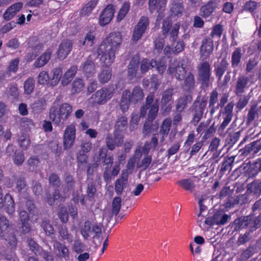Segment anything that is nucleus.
I'll return each mask as SVG.
<instances>
[{"label": "nucleus", "mask_w": 261, "mask_h": 261, "mask_svg": "<svg viewBox=\"0 0 261 261\" xmlns=\"http://www.w3.org/2000/svg\"><path fill=\"white\" fill-rule=\"evenodd\" d=\"M72 112V107L68 103L59 104L55 101L49 110V117L54 124H63Z\"/></svg>", "instance_id": "1"}, {"label": "nucleus", "mask_w": 261, "mask_h": 261, "mask_svg": "<svg viewBox=\"0 0 261 261\" xmlns=\"http://www.w3.org/2000/svg\"><path fill=\"white\" fill-rule=\"evenodd\" d=\"M114 89L111 87H102L92 94L89 100L92 106L105 105L114 95Z\"/></svg>", "instance_id": "2"}, {"label": "nucleus", "mask_w": 261, "mask_h": 261, "mask_svg": "<svg viewBox=\"0 0 261 261\" xmlns=\"http://www.w3.org/2000/svg\"><path fill=\"white\" fill-rule=\"evenodd\" d=\"M0 238L4 239L6 242L13 247L17 243L14 231L9 227L8 220L3 216H0Z\"/></svg>", "instance_id": "3"}, {"label": "nucleus", "mask_w": 261, "mask_h": 261, "mask_svg": "<svg viewBox=\"0 0 261 261\" xmlns=\"http://www.w3.org/2000/svg\"><path fill=\"white\" fill-rule=\"evenodd\" d=\"M153 94H149L146 97V103L141 109L140 115L142 117L145 116L147 111L149 109L148 113V119L152 122L156 117L159 111V100L156 99L154 101Z\"/></svg>", "instance_id": "4"}, {"label": "nucleus", "mask_w": 261, "mask_h": 261, "mask_svg": "<svg viewBox=\"0 0 261 261\" xmlns=\"http://www.w3.org/2000/svg\"><path fill=\"white\" fill-rule=\"evenodd\" d=\"M122 35L120 32H115L110 33L100 45V50L108 48L117 51L122 43Z\"/></svg>", "instance_id": "5"}, {"label": "nucleus", "mask_w": 261, "mask_h": 261, "mask_svg": "<svg viewBox=\"0 0 261 261\" xmlns=\"http://www.w3.org/2000/svg\"><path fill=\"white\" fill-rule=\"evenodd\" d=\"M180 28V24L178 23H175L172 27V21L169 17H166L163 22L162 26V34L166 38L170 32V39L171 41H174L176 40L179 30Z\"/></svg>", "instance_id": "6"}, {"label": "nucleus", "mask_w": 261, "mask_h": 261, "mask_svg": "<svg viewBox=\"0 0 261 261\" xmlns=\"http://www.w3.org/2000/svg\"><path fill=\"white\" fill-rule=\"evenodd\" d=\"M167 71L179 81L184 79L187 72L184 62L177 60H174L170 62Z\"/></svg>", "instance_id": "7"}, {"label": "nucleus", "mask_w": 261, "mask_h": 261, "mask_svg": "<svg viewBox=\"0 0 261 261\" xmlns=\"http://www.w3.org/2000/svg\"><path fill=\"white\" fill-rule=\"evenodd\" d=\"M149 24L148 18L144 16H142L135 27L132 40L134 41H138L147 30Z\"/></svg>", "instance_id": "8"}, {"label": "nucleus", "mask_w": 261, "mask_h": 261, "mask_svg": "<svg viewBox=\"0 0 261 261\" xmlns=\"http://www.w3.org/2000/svg\"><path fill=\"white\" fill-rule=\"evenodd\" d=\"M81 233L85 240H87L92 236L93 238L97 237L101 233V228L98 225H94L91 227V223L86 221L81 227Z\"/></svg>", "instance_id": "9"}, {"label": "nucleus", "mask_w": 261, "mask_h": 261, "mask_svg": "<svg viewBox=\"0 0 261 261\" xmlns=\"http://www.w3.org/2000/svg\"><path fill=\"white\" fill-rule=\"evenodd\" d=\"M75 127L73 124L67 126L63 135V146L65 149L70 148L75 139Z\"/></svg>", "instance_id": "10"}, {"label": "nucleus", "mask_w": 261, "mask_h": 261, "mask_svg": "<svg viewBox=\"0 0 261 261\" xmlns=\"http://www.w3.org/2000/svg\"><path fill=\"white\" fill-rule=\"evenodd\" d=\"M251 78V75L249 77L245 75H240L238 77L235 90V93L237 96H241L253 84Z\"/></svg>", "instance_id": "11"}, {"label": "nucleus", "mask_w": 261, "mask_h": 261, "mask_svg": "<svg viewBox=\"0 0 261 261\" xmlns=\"http://www.w3.org/2000/svg\"><path fill=\"white\" fill-rule=\"evenodd\" d=\"M54 250L57 257L60 259L68 261L70 259V254L68 247L63 243L55 241L53 244Z\"/></svg>", "instance_id": "12"}, {"label": "nucleus", "mask_w": 261, "mask_h": 261, "mask_svg": "<svg viewBox=\"0 0 261 261\" xmlns=\"http://www.w3.org/2000/svg\"><path fill=\"white\" fill-rule=\"evenodd\" d=\"M167 0H149V9L151 13H153L156 10L159 13L155 24L164 17L163 12L165 10Z\"/></svg>", "instance_id": "13"}, {"label": "nucleus", "mask_w": 261, "mask_h": 261, "mask_svg": "<svg viewBox=\"0 0 261 261\" xmlns=\"http://www.w3.org/2000/svg\"><path fill=\"white\" fill-rule=\"evenodd\" d=\"M3 191L0 187V208L5 206L7 213L12 215L15 212V203L11 195L7 194L5 196L4 199H3Z\"/></svg>", "instance_id": "14"}, {"label": "nucleus", "mask_w": 261, "mask_h": 261, "mask_svg": "<svg viewBox=\"0 0 261 261\" xmlns=\"http://www.w3.org/2000/svg\"><path fill=\"white\" fill-rule=\"evenodd\" d=\"M116 51L111 50L108 48L103 50H100V46L97 49V54L98 55H102L100 57L101 63L103 64V66L110 67L111 65L114 62L115 59V54Z\"/></svg>", "instance_id": "15"}, {"label": "nucleus", "mask_w": 261, "mask_h": 261, "mask_svg": "<svg viewBox=\"0 0 261 261\" xmlns=\"http://www.w3.org/2000/svg\"><path fill=\"white\" fill-rule=\"evenodd\" d=\"M210 65L206 61L202 62L198 66L199 79L206 86L210 80Z\"/></svg>", "instance_id": "16"}, {"label": "nucleus", "mask_w": 261, "mask_h": 261, "mask_svg": "<svg viewBox=\"0 0 261 261\" xmlns=\"http://www.w3.org/2000/svg\"><path fill=\"white\" fill-rule=\"evenodd\" d=\"M72 48V42L71 40H66L62 42L59 47L57 56L60 60H64L69 54Z\"/></svg>", "instance_id": "17"}, {"label": "nucleus", "mask_w": 261, "mask_h": 261, "mask_svg": "<svg viewBox=\"0 0 261 261\" xmlns=\"http://www.w3.org/2000/svg\"><path fill=\"white\" fill-rule=\"evenodd\" d=\"M65 181L68 185V191L65 193L64 196H60L58 191H55L53 198H51L50 195L47 196V201L49 205H53L56 200L62 198H64L69 195V187H71L72 185L73 178L70 175H67L65 177Z\"/></svg>", "instance_id": "18"}, {"label": "nucleus", "mask_w": 261, "mask_h": 261, "mask_svg": "<svg viewBox=\"0 0 261 261\" xmlns=\"http://www.w3.org/2000/svg\"><path fill=\"white\" fill-rule=\"evenodd\" d=\"M114 13V9L112 5H108L101 13L99 18V23L101 25H105L108 24L112 18Z\"/></svg>", "instance_id": "19"}, {"label": "nucleus", "mask_w": 261, "mask_h": 261, "mask_svg": "<svg viewBox=\"0 0 261 261\" xmlns=\"http://www.w3.org/2000/svg\"><path fill=\"white\" fill-rule=\"evenodd\" d=\"M214 49L213 41L211 39H206L202 41L200 47L201 58L206 59L212 53Z\"/></svg>", "instance_id": "20"}, {"label": "nucleus", "mask_w": 261, "mask_h": 261, "mask_svg": "<svg viewBox=\"0 0 261 261\" xmlns=\"http://www.w3.org/2000/svg\"><path fill=\"white\" fill-rule=\"evenodd\" d=\"M122 142V137H119L116 132L114 134V137H113L111 135L108 134L106 138L107 146L111 150L114 149L116 146L121 145Z\"/></svg>", "instance_id": "21"}, {"label": "nucleus", "mask_w": 261, "mask_h": 261, "mask_svg": "<svg viewBox=\"0 0 261 261\" xmlns=\"http://www.w3.org/2000/svg\"><path fill=\"white\" fill-rule=\"evenodd\" d=\"M128 182V177L124 173H121L119 178L115 183V190L117 195H121L126 188Z\"/></svg>", "instance_id": "22"}, {"label": "nucleus", "mask_w": 261, "mask_h": 261, "mask_svg": "<svg viewBox=\"0 0 261 261\" xmlns=\"http://www.w3.org/2000/svg\"><path fill=\"white\" fill-rule=\"evenodd\" d=\"M22 6L23 4L21 2L13 4L5 11L3 15L4 18L6 20H10L20 11Z\"/></svg>", "instance_id": "23"}, {"label": "nucleus", "mask_w": 261, "mask_h": 261, "mask_svg": "<svg viewBox=\"0 0 261 261\" xmlns=\"http://www.w3.org/2000/svg\"><path fill=\"white\" fill-rule=\"evenodd\" d=\"M82 69L86 76L90 77L95 72V65L91 56H90L82 66Z\"/></svg>", "instance_id": "24"}, {"label": "nucleus", "mask_w": 261, "mask_h": 261, "mask_svg": "<svg viewBox=\"0 0 261 261\" xmlns=\"http://www.w3.org/2000/svg\"><path fill=\"white\" fill-rule=\"evenodd\" d=\"M49 75V86L55 87L59 83L63 75L62 70L61 68H54Z\"/></svg>", "instance_id": "25"}, {"label": "nucleus", "mask_w": 261, "mask_h": 261, "mask_svg": "<svg viewBox=\"0 0 261 261\" xmlns=\"http://www.w3.org/2000/svg\"><path fill=\"white\" fill-rule=\"evenodd\" d=\"M52 50L48 48L34 62L35 67H41L46 64L50 59Z\"/></svg>", "instance_id": "26"}, {"label": "nucleus", "mask_w": 261, "mask_h": 261, "mask_svg": "<svg viewBox=\"0 0 261 261\" xmlns=\"http://www.w3.org/2000/svg\"><path fill=\"white\" fill-rule=\"evenodd\" d=\"M217 4L215 2H210L207 4L201 7L200 10V15L203 17L210 16L217 8Z\"/></svg>", "instance_id": "27"}, {"label": "nucleus", "mask_w": 261, "mask_h": 261, "mask_svg": "<svg viewBox=\"0 0 261 261\" xmlns=\"http://www.w3.org/2000/svg\"><path fill=\"white\" fill-rule=\"evenodd\" d=\"M77 68L75 66H72L69 68L63 75L61 83L63 86H67L72 81L75 76Z\"/></svg>", "instance_id": "28"}, {"label": "nucleus", "mask_w": 261, "mask_h": 261, "mask_svg": "<svg viewBox=\"0 0 261 261\" xmlns=\"http://www.w3.org/2000/svg\"><path fill=\"white\" fill-rule=\"evenodd\" d=\"M259 220L255 218L252 219V216H247L244 218L243 220L241 222V225L243 227H249L251 230L255 229L259 227Z\"/></svg>", "instance_id": "29"}, {"label": "nucleus", "mask_w": 261, "mask_h": 261, "mask_svg": "<svg viewBox=\"0 0 261 261\" xmlns=\"http://www.w3.org/2000/svg\"><path fill=\"white\" fill-rule=\"evenodd\" d=\"M184 6L182 3L179 1L173 2L170 6L171 17H178L182 15L184 11Z\"/></svg>", "instance_id": "30"}, {"label": "nucleus", "mask_w": 261, "mask_h": 261, "mask_svg": "<svg viewBox=\"0 0 261 261\" xmlns=\"http://www.w3.org/2000/svg\"><path fill=\"white\" fill-rule=\"evenodd\" d=\"M139 57H134L130 62L128 68V75L130 79L136 76L139 63Z\"/></svg>", "instance_id": "31"}, {"label": "nucleus", "mask_w": 261, "mask_h": 261, "mask_svg": "<svg viewBox=\"0 0 261 261\" xmlns=\"http://www.w3.org/2000/svg\"><path fill=\"white\" fill-rule=\"evenodd\" d=\"M130 101V91L126 90L122 93L120 103V107L123 112L128 110Z\"/></svg>", "instance_id": "32"}, {"label": "nucleus", "mask_w": 261, "mask_h": 261, "mask_svg": "<svg viewBox=\"0 0 261 261\" xmlns=\"http://www.w3.org/2000/svg\"><path fill=\"white\" fill-rule=\"evenodd\" d=\"M112 76V70L110 67L106 66L102 68L98 74V80L101 83H106L109 81Z\"/></svg>", "instance_id": "33"}, {"label": "nucleus", "mask_w": 261, "mask_h": 261, "mask_svg": "<svg viewBox=\"0 0 261 261\" xmlns=\"http://www.w3.org/2000/svg\"><path fill=\"white\" fill-rule=\"evenodd\" d=\"M144 97V93L142 89L138 86L135 87L132 92H130V100L132 102H137L141 101Z\"/></svg>", "instance_id": "34"}, {"label": "nucleus", "mask_w": 261, "mask_h": 261, "mask_svg": "<svg viewBox=\"0 0 261 261\" xmlns=\"http://www.w3.org/2000/svg\"><path fill=\"white\" fill-rule=\"evenodd\" d=\"M6 243L8 249H9L10 251L7 250L4 254L2 253V255L4 256L5 259L7 261H15L16 257L15 251L17 244L15 246L13 247L10 245L8 242H6Z\"/></svg>", "instance_id": "35"}, {"label": "nucleus", "mask_w": 261, "mask_h": 261, "mask_svg": "<svg viewBox=\"0 0 261 261\" xmlns=\"http://www.w3.org/2000/svg\"><path fill=\"white\" fill-rule=\"evenodd\" d=\"M242 56V50L240 47L236 48L233 51L231 59V66L233 68H236L238 66L241 62Z\"/></svg>", "instance_id": "36"}, {"label": "nucleus", "mask_w": 261, "mask_h": 261, "mask_svg": "<svg viewBox=\"0 0 261 261\" xmlns=\"http://www.w3.org/2000/svg\"><path fill=\"white\" fill-rule=\"evenodd\" d=\"M192 100V97L190 95H185L181 97L177 101L176 109L179 112H181L188 102H190Z\"/></svg>", "instance_id": "37"}, {"label": "nucleus", "mask_w": 261, "mask_h": 261, "mask_svg": "<svg viewBox=\"0 0 261 261\" xmlns=\"http://www.w3.org/2000/svg\"><path fill=\"white\" fill-rule=\"evenodd\" d=\"M153 67H156L160 74H163L166 69V61L164 57L160 59L158 61L152 60Z\"/></svg>", "instance_id": "38"}, {"label": "nucleus", "mask_w": 261, "mask_h": 261, "mask_svg": "<svg viewBox=\"0 0 261 261\" xmlns=\"http://www.w3.org/2000/svg\"><path fill=\"white\" fill-rule=\"evenodd\" d=\"M98 0H91L82 9V15H89L97 4Z\"/></svg>", "instance_id": "39"}, {"label": "nucleus", "mask_w": 261, "mask_h": 261, "mask_svg": "<svg viewBox=\"0 0 261 261\" xmlns=\"http://www.w3.org/2000/svg\"><path fill=\"white\" fill-rule=\"evenodd\" d=\"M130 9V3L125 2L121 6L117 16V21H120L126 15Z\"/></svg>", "instance_id": "40"}, {"label": "nucleus", "mask_w": 261, "mask_h": 261, "mask_svg": "<svg viewBox=\"0 0 261 261\" xmlns=\"http://www.w3.org/2000/svg\"><path fill=\"white\" fill-rule=\"evenodd\" d=\"M71 90L72 94L79 93L81 92L84 87V83L81 79H75L72 83Z\"/></svg>", "instance_id": "41"}, {"label": "nucleus", "mask_w": 261, "mask_h": 261, "mask_svg": "<svg viewBox=\"0 0 261 261\" xmlns=\"http://www.w3.org/2000/svg\"><path fill=\"white\" fill-rule=\"evenodd\" d=\"M59 234L62 240H67L68 243L72 241V237L69 233L67 228L65 226L61 225L59 228Z\"/></svg>", "instance_id": "42"}, {"label": "nucleus", "mask_w": 261, "mask_h": 261, "mask_svg": "<svg viewBox=\"0 0 261 261\" xmlns=\"http://www.w3.org/2000/svg\"><path fill=\"white\" fill-rule=\"evenodd\" d=\"M218 93L216 91H214L212 92L210 100H209V107L211 108V114H213L214 113L216 109H218V106L215 107V104L218 102Z\"/></svg>", "instance_id": "43"}, {"label": "nucleus", "mask_w": 261, "mask_h": 261, "mask_svg": "<svg viewBox=\"0 0 261 261\" xmlns=\"http://www.w3.org/2000/svg\"><path fill=\"white\" fill-rule=\"evenodd\" d=\"M37 79L39 84L49 86V75L46 71L40 72Z\"/></svg>", "instance_id": "44"}, {"label": "nucleus", "mask_w": 261, "mask_h": 261, "mask_svg": "<svg viewBox=\"0 0 261 261\" xmlns=\"http://www.w3.org/2000/svg\"><path fill=\"white\" fill-rule=\"evenodd\" d=\"M18 143L22 149L27 150L31 143L29 136L26 134H22L18 139Z\"/></svg>", "instance_id": "45"}, {"label": "nucleus", "mask_w": 261, "mask_h": 261, "mask_svg": "<svg viewBox=\"0 0 261 261\" xmlns=\"http://www.w3.org/2000/svg\"><path fill=\"white\" fill-rule=\"evenodd\" d=\"M177 184L185 190L192 192L194 189V183L191 179H184L178 181Z\"/></svg>", "instance_id": "46"}, {"label": "nucleus", "mask_w": 261, "mask_h": 261, "mask_svg": "<svg viewBox=\"0 0 261 261\" xmlns=\"http://www.w3.org/2000/svg\"><path fill=\"white\" fill-rule=\"evenodd\" d=\"M151 161V156L146 155L141 161L137 162V167L142 170H146L150 165Z\"/></svg>", "instance_id": "47"}, {"label": "nucleus", "mask_w": 261, "mask_h": 261, "mask_svg": "<svg viewBox=\"0 0 261 261\" xmlns=\"http://www.w3.org/2000/svg\"><path fill=\"white\" fill-rule=\"evenodd\" d=\"M214 215L215 224L217 225H224L229 218L228 215L223 214L221 212H217Z\"/></svg>", "instance_id": "48"}, {"label": "nucleus", "mask_w": 261, "mask_h": 261, "mask_svg": "<svg viewBox=\"0 0 261 261\" xmlns=\"http://www.w3.org/2000/svg\"><path fill=\"white\" fill-rule=\"evenodd\" d=\"M95 40V35L93 32H89L84 36L83 41L80 40L83 45L86 47H91L94 43Z\"/></svg>", "instance_id": "49"}, {"label": "nucleus", "mask_w": 261, "mask_h": 261, "mask_svg": "<svg viewBox=\"0 0 261 261\" xmlns=\"http://www.w3.org/2000/svg\"><path fill=\"white\" fill-rule=\"evenodd\" d=\"M24 92L27 95L31 94L34 91L35 87V81L32 78L26 80L24 83Z\"/></svg>", "instance_id": "50"}, {"label": "nucleus", "mask_w": 261, "mask_h": 261, "mask_svg": "<svg viewBox=\"0 0 261 261\" xmlns=\"http://www.w3.org/2000/svg\"><path fill=\"white\" fill-rule=\"evenodd\" d=\"M127 120L124 116L120 117L116 122L115 125V132L117 133L118 131H123L127 127Z\"/></svg>", "instance_id": "51"}, {"label": "nucleus", "mask_w": 261, "mask_h": 261, "mask_svg": "<svg viewBox=\"0 0 261 261\" xmlns=\"http://www.w3.org/2000/svg\"><path fill=\"white\" fill-rule=\"evenodd\" d=\"M205 106V103L203 105V107L202 106H200L196 108L194 116L191 121L194 125H196L201 120L203 114V107H204Z\"/></svg>", "instance_id": "52"}, {"label": "nucleus", "mask_w": 261, "mask_h": 261, "mask_svg": "<svg viewBox=\"0 0 261 261\" xmlns=\"http://www.w3.org/2000/svg\"><path fill=\"white\" fill-rule=\"evenodd\" d=\"M136 163V159L134 158H132L128 161L126 168L122 170L121 173H124L126 176L128 177L129 174L133 173Z\"/></svg>", "instance_id": "53"}, {"label": "nucleus", "mask_w": 261, "mask_h": 261, "mask_svg": "<svg viewBox=\"0 0 261 261\" xmlns=\"http://www.w3.org/2000/svg\"><path fill=\"white\" fill-rule=\"evenodd\" d=\"M171 122V120L170 118H167L165 119L161 125V128L160 131V134L168 135L170 129Z\"/></svg>", "instance_id": "54"}, {"label": "nucleus", "mask_w": 261, "mask_h": 261, "mask_svg": "<svg viewBox=\"0 0 261 261\" xmlns=\"http://www.w3.org/2000/svg\"><path fill=\"white\" fill-rule=\"evenodd\" d=\"M195 82L194 76L191 72H188L185 79V85L188 89H191L194 88Z\"/></svg>", "instance_id": "55"}, {"label": "nucleus", "mask_w": 261, "mask_h": 261, "mask_svg": "<svg viewBox=\"0 0 261 261\" xmlns=\"http://www.w3.org/2000/svg\"><path fill=\"white\" fill-rule=\"evenodd\" d=\"M121 198L120 197H116L114 198L112 202V212L115 215H117L121 206Z\"/></svg>", "instance_id": "56"}, {"label": "nucleus", "mask_w": 261, "mask_h": 261, "mask_svg": "<svg viewBox=\"0 0 261 261\" xmlns=\"http://www.w3.org/2000/svg\"><path fill=\"white\" fill-rule=\"evenodd\" d=\"M172 89L169 88L166 90L162 94V98L161 99V103L168 104L172 100Z\"/></svg>", "instance_id": "57"}, {"label": "nucleus", "mask_w": 261, "mask_h": 261, "mask_svg": "<svg viewBox=\"0 0 261 261\" xmlns=\"http://www.w3.org/2000/svg\"><path fill=\"white\" fill-rule=\"evenodd\" d=\"M260 5L257 2L250 1L245 4L244 9L252 13Z\"/></svg>", "instance_id": "58"}, {"label": "nucleus", "mask_w": 261, "mask_h": 261, "mask_svg": "<svg viewBox=\"0 0 261 261\" xmlns=\"http://www.w3.org/2000/svg\"><path fill=\"white\" fill-rule=\"evenodd\" d=\"M152 64V60H149L147 59H144L141 62V70L142 73H145L149 69L153 68Z\"/></svg>", "instance_id": "59"}, {"label": "nucleus", "mask_w": 261, "mask_h": 261, "mask_svg": "<svg viewBox=\"0 0 261 261\" xmlns=\"http://www.w3.org/2000/svg\"><path fill=\"white\" fill-rule=\"evenodd\" d=\"M41 227L45 232L46 234L50 236L54 233V229L53 226L49 223L47 220L43 221L41 224Z\"/></svg>", "instance_id": "60"}, {"label": "nucleus", "mask_w": 261, "mask_h": 261, "mask_svg": "<svg viewBox=\"0 0 261 261\" xmlns=\"http://www.w3.org/2000/svg\"><path fill=\"white\" fill-rule=\"evenodd\" d=\"M151 149V144L146 143L144 146L136 149L135 155L140 156L142 153L147 154Z\"/></svg>", "instance_id": "61"}, {"label": "nucleus", "mask_w": 261, "mask_h": 261, "mask_svg": "<svg viewBox=\"0 0 261 261\" xmlns=\"http://www.w3.org/2000/svg\"><path fill=\"white\" fill-rule=\"evenodd\" d=\"M227 65L228 64L225 61L222 60L221 65L218 66L216 69V75L218 76L219 79L221 77L225 72Z\"/></svg>", "instance_id": "62"}, {"label": "nucleus", "mask_w": 261, "mask_h": 261, "mask_svg": "<svg viewBox=\"0 0 261 261\" xmlns=\"http://www.w3.org/2000/svg\"><path fill=\"white\" fill-rule=\"evenodd\" d=\"M28 245L30 250L35 254H38L40 253V247L39 245L32 239L28 240Z\"/></svg>", "instance_id": "63"}, {"label": "nucleus", "mask_w": 261, "mask_h": 261, "mask_svg": "<svg viewBox=\"0 0 261 261\" xmlns=\"http://www.w3.org/2000/svg\"><path fill=\"white\" fill-rule=\"evenodd\" d=\"M165 38L159 37L154 42L155 49H156L159 52L161 51L164 47L165 44L164 39Z\"/></svg>", "instance_id": "64"}]
</instances>
